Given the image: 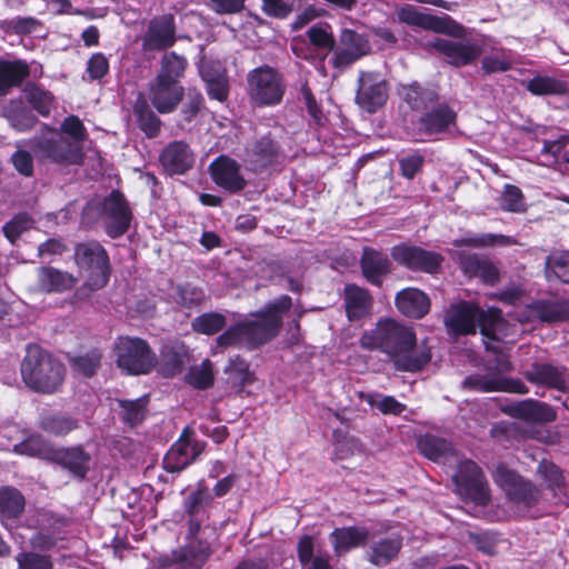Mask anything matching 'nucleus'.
<instances>
[{
    "instance_id": "c9c22d12",
    "label": "nucleus",
    "mask_w": 569,
    "mask_h": 569,
    "mask_svg": "<svg viewBox=\"0 0 569 569\" xmlns=\"http://www.w3.org/2000/svg\"><path fill=\"white\" fill-rule=\"evenodd\" d=\"M456 120V113L448 107H439L426 113L420 122L429 134L440 133L447 130Z\"/></svg>"
},
{
    "instance_id": "5701e85b",
    "label": "nucleus",
    "mask_w": 569,
    "mask_h": 569,
    "mask_svg": "<svg viewBox=\"0 0 569 569\" xmlns=\"http://www.w3.org/2000/svg\"><path fill=\"white\" fill-rule=\"evenodd\" d=\"M365 278L372 284H381L383 278L390 272L388 256L372 248H365L360 261Z\"/></svg>"
},
{
    "instance_id": "a211bd4d",
    "label": "nucleus",
    "mask_w": 569,
    "mask_h": 569,
    "mask_svg": "<svg viewBox=\"0 0 569 569\" xmlns=\"http://www.w3.org/2000/svg\"><path fill=\"white\" fill-rule=\"evenodd\" d=\"M176 42V26L171 14L153 18L142 38L144 50H161L173 46Z\"/></svg>"
},
{
    "instance_id": "f704fd0d",
    "label": "nucleus",
    "mask_w": 569,
    "mask_h": 569,
    "mask_svg": "<svg viewBox=\"0 0 569 569\" xmlns=\"http://www.w3.org/2000/svg\"><path fill=\"white\" fill-rule=\"evenodd\" d=\"M29 74L28 66L22 61H0V93L19 86Z\"/></svg>"
},
{
    "instance_id": "ea45409f",
    "label": "nucleus",
    "mask_w": 569,
    "mask_h": 569,
    "mask_svg": "<svg viewBox=\"0 0 569 569\" xmlns=\"http://www.w3.org/2000/svg\"><path fill=\"white\" fill-rule=\"evenodd\" d=\"M24 498L19 490L10 487L0 489V518H14L22 512Z\"/></svg>"
},
{
    "instance_id": "dca6fc26",
    "label": "nucleus",
    "mask_w": 569,
    "mask_h": 569,
    "mask_svg": "<svg viewBox=\"0 0 569 569\" xmlns=\"http://www.w3.org/2000/svg\"><path fill=\"white\" fill-rule=\"evenodd\" d=\"M204 449L202 442L191 440L187 430L172 445L163 459L164 469L170 472H178L189 466Z\"/></svg>"
},
{
    "instance_id": "ddd939ff",
    "label": "nucleus",
    "mask_w": 569,
    "mask_h": 569,
    "mask_svg": "<svg viewBox=\"0 0 569 569\" xmlns=\"http://www.w3.org/2000/svg\"><path fill=\"white\" fill-rule=\"evenodd\" d=\"M426 49H435L446 61L455 67L467 66L481 54V48L471 41H452L433 38L422 43Z\"/></svg>"
},
{
    "instance_id": "f03ea898",
    "label": "nucleus",
    "mask_w": 569,
    "mask_h": 569,
    "mask_svg": "<svg viewBox=\"0 0 569 569\" xmlns=\"http://www.w3.org/2000/svg\"><path fill=\"white\" fill-rule=\"evenodd\" d=\"M445 323L456 335L475 333L479 327L482 336L489 339L485 342L486 348L498 353H500L499 340L516 333L513 326H509L508 321L501 317L499 309L481 310L469 302L452 305L446 315Z\"/></svg>"
},
{
    "instance_id": "a18cd8bd",
    "label": "nucleus",
    "mask_w": 569,
    "mask_h": 569,
    "mask_svg": "<svg viewBox=\"0 0 569 569\" xmlns=\"http://www.w3.org/2000/svg\"><path fill=\"white\" fill-rule=\"evenodd\" d=\"M226 325V317L219 312H207L192 320V329L208 336L217 333Z\"/></svg>"
},
{
    "instance_id": "6e6552de",
    "label": "nucleus",
    "mask_w": 569,
    "mask_h": 569,
    "mask_svg": "<svg viewBox=\"0 0 569 569\" xmlns=\"http://www.w3.org/2000/svg\"><path fill=\"white\" fill-rule=\"evenodd\" d=\"M76 263L86 272V284L94 290L102 288L109 279V259L103 247L96 242L79 243L74 251Z\"/></svg>"
},
{
    "instance_id": "69168bd1",
    "label": "nucleus",
    "mask_w": 569,
    "mask_h": 569,
    "mask_svg": "<svg viewBox=\"0 0 569 569\" xmlns=\"http://www.w3.org/2000/svg\"><path fill=\"white\" fill-rule=\"evenodd\" d=\"M480 390L483 391H511L518 393H526L527 388L521 381H509V380H493V381H485L479 386Z\"/></svg>"
},
{
    "instance_id": "c756f323",
    "label": "nucleus",
    "mask_w": 569,
    "mask_h": 569,
    "mask_svg": "<svg viewBox=\"0 0 569 569\" xmlns=\"http://www.w3.org/2000/svg\"><path fill=\"white\" fill-rule=\"evenodd\" d=\"M402 546V538L397 535L373 540L368 550V559L376 566H386L392 561Z\"/></svg>"
},
{
    "instance_id": "5fc2aeb1",
    "label": "nucleus",
    "mask_w": 569,
    "mask_h": 569,
    "mask_svg": "<svg viewBox=\"0 0 569 569\" xmlns=\"http://www.w3.org/2000/svg\"><path fill=\"white\" fill-rule=\"evenodd\" d=\"M512 58L506 50H500L482 59V69L486 73L503 72L511 68Z\"/></svg>"
},
{
    "instance_id": "473e14b6",
    "label": "nucleus",
    "mask_w": 569,
    "mask_h": 569,
    "mask_svg": "<svg viewBox=\"0 0 569 569\" xmlns=\"http://www.w3.org/2000/svg\"><path fill=\"white\" fill-rule=\"evenodd\" d=\"M513 415L532 422H550L556 419L553 409L542 402L526 400L513 407Z\"/></svg>"
},
{
    "instance_id": "0eeeda50",
    "label": "nucleus",
    "mask_w": 569,
    "mask_h": 569,
    "mask_svg": "<svg viewBox=\"0 0 569 569\" xmlns=\"http://www.w3.org/2000/svg\"><path fill=\"white\" fill-rule=\"evenodd\" d=\"M113 351L117 366L129 375H146L156 365V355L140 338L120 337Z\"/></svg>"
},
{
    "instance_id": "09e8293b",
    "label": "nucleus",
    "mask_w": 569,
    "mask_h": 569,
    "mask_svg": "<svg viewBox=\"0 0 569 569\" xmlns=\"http://www.w3.org/2000/svg\"><path fill=\"white\" fill-rule=\"evenodd\" d=\"M212 502V496L203 482H199L197 490L192 491L184 500V509L187 513L193 518L203 508Z\"/></svg>"
},
{
    "instance_id": "f257e3e1",
    "label": "nucleus",
    "mask_w": 569,
    "mask_h": 569,
    "mask_svg": "<svg viewBox=\"0 0 569 569\" xmlns=\"http://www.w3.org/2000/svg\"><path fill=\"white\" fill-rule=\"evenodd\" d=\"M360 343L365 349L386 353L400 371H419L431 359L429 349L417 346L412 328L393 319L380 320L373 329L362 335Z\"/></svg>"
},
{
    "instance_id": "9b49d317",
    "label": "nucleus",
    "mask_w": 569,
    "mask_h": 569,
    "mask_svg": "<svg viewBox=\"0 0 569 569\" xmlns=\"http://www.w3.org/2000/svg\"><path fill=\"white\" fill-rule=\"evenodd\" d=\"M398 19L412 27H419L425 30H431L437 33L452 37L462 36V27L447 14L432 16L421 12L416 7L405 4L397 10Z\"/></svg>"
},
{
    "instance_id": "774afa93",
    "label": "nucleus",
    "mask_w": 569,
    "mask_h": 569,
    "mask_svg": "<svg viewBox=\"0 0 569 569\" xmlns=\"http://www.w3.org/2000/svg\"><path fill=\"white\" fill-rule=\"evenodd\" d=\"M18 560L19 569H52L50 560L44 556L26 553Z\"/></svg>"
},
{
    "instance_id": "423d86ee",
    "label": "nucleus",
    "mask_w": 569,
    "mask_h": 569,
    "mask_svg": "<svg viewBox=\"0 0 569 569\" xmlns=\"http://www.w3.org/2000/svg\"><path fill=\"white\" fill-rule=\"evenodd\" d=\"M248 96L256 107H273L286 92L282 76L269 66L254 68L247 76Z\"/></svg>"
},
{
    "instance_id": "6ab92c4d",
    "label": "nucleus",
    "mask_w": 569,
    "mask_h": 569,
    "mask_svg": "<svg viewBox=\"0 0 569 569\" xmlns=\"http://www.w3.org/2000/svg\"><path fill=\"white\" fill-rule=\"evenodd\" d=\"M184 90L177 81L156 77L150 84L149 99L160 113L172 112L182 100Z\"/></svg>"
},
{
    "instance_id": "9d476101",
    "label": "nucleus",
    "mask_w": 569,
    "mask_h": 569,
    "mask_svg": "<svg viewBox=\"0 0 569 569\" xmlns=\"http://www.w3.org/2000/svg\"><path fill=\"white\" fill-rule=\"evenodd\" d=\"M493 481L500 487L508 499L526 509L537 505L540 491L531 482L525 481L517 472L503 463H499L492 472Z\"/></svg>"
},
{
    "instance_id": "c85d7f7f",
    "label": "nucleus",
    "mask_w": 569,
    "mask_h": 569,
    "mask_svg": "<svg viewBox=\"0 0 569 569\" xmlns=\"http://www.w3.org/2000/svg\"><path fill=\"white\" fill-rule=\"evenodd\" d=\"M335 555L340 557L368 539L367 530L357 527L337 528L329 536Z\"/></svg>"
},
{
    "instance_id": "79ce46f5",
    "label": "nucleus",
    "mask_w": 569,
    "mask_h": 569,
    "mask_svg": "<svg viewBox=\"0 0 569 569\" xmlns=\"http://www.w3.org/2000/svg\"><path fill=\"white\" fill-rule=\"evenodd\" d=\"M528 91L537 96L561 94L566 91V84L551 77L537 76L526 84Z\"/></svg>"
},
{
    "instance_id": "3c124183",
    "label": "nucleus",
    "mask_w": 569,
    "mask_h": 569,
    "mask_svg": "<svg viewBox=\"0 0 569 569\" xmlns=\"http://www.w3.org/2000/svg\"><path fill=\"white\" fill-rule=\"evenodd\" d=\"M187 381L189 385L198 389H206L213 382V372L211 362L206 360L199 366L191 367L188 375Z\"/></svg>"
},
{
    "instance_id": "2eb2a0df",
    "label": "nucleus",
    "mask_w": 569,
    "mask_h": 569,
    "mask_svg": "<svg viewBox=\"0 0 569 569\" xmlns=\"http://www.w3.org/2000/svg\"><path fill=\"white\" fill-rule=\"evenodd\" d=\"M391 257L409 269L428 273L437 272L443 261L439 253L410 244L395 246Z\"/></svg>"
},
{
    "instance_id": "bb28decb",
    "label": "nucleus",
    "mask_w": 569,
    "mask_h": 569,
    "mask_svg": "<svg viewBox=\"0 0 569 569\" xmlns=\"http://www.w3.org/2000/svg\"><path fill=\"white\" fill-rule=\"evenodd\" d=\"M527 378L535 383L545 385L559 390L569 386V375L565 369H559L547 363H535L528 371Z\"/></svg>"
},
{
    "instance_id": "4be33fe9",
    "label": "nucleus",
    "mask_w": 569,
    "mask_h": 569,
    "mask_svg": "<svg viewBox=\"0 0 569 569\" xmlns=\"http://www.w3.org/2000/svg\"><path fill=\"white\" fill-rule=\"evenodd\" d=\"M160 162L169 174H182L192 167L194 158L186 142L173 141L162 150Z\"/></svg>"
},
{
    "instance_id": "1a4fd4ad",
    "label": "nucleus",
    "mask_w": 569,
    "mask_h": 569,
    "mask_svg": "<svg viewBox=\"0 0 569 569\" xmlns=\"http://www.w3.org/2000/svg\"><path fill=\"white\" fill-rule=\"evenodd\" d=\"M452 479L456 492L465 500H470L477 506H486L489 502L488 482L481 469L473 461H461Z\"/></svg>"
},
{
    "instance_id": "37998d69",
    "label": "nucleus",
    "mask_w": 569,
    "mask_h": 569,
    "mask_svg": "<svg viewBox=\"0 0 569 569\" xmlns=\"http://www.w3.org/2000/svg\"><path fill=\"white\" fill-rule=\"evenodd\" d=\"M186 67V59L174 52L167 53L161 60V69L157 77L179 83V79L183 76Z\"/></svg>"
},
{
    "instance_id": "cd10ccee",
    "label": "nucleus",
    "mask_w": 569,
    "mask_h": 569,
    "mask_svg": "<svg viewBox=\"0 0 569 569\" xmlns=\"http://www.w3.org/2000/svg\"><path fill=\"white\" fill-rule=\"evenodd\" d=\"M211 556L207 542L197 541L172 552V562L178 563L180 569H200Z\"/></svg>"
},
{
    "instance_id": "e433bc0d",
    "label": "nucleus",
    "mask_w": 569,
    "mask_h": 569,
    "mask_svg": "<svg viewBox=\"0 0 569 569\" xmlns=\"http://www.w3.org/2000/svg\"><path fill=\"white\" fill-rule=\"evenodd\" d=\"M418 447L425 457L433 461L447 463L453 456L451 445L445 439L433 436L421 438L418 442Z\"/></svg>"
},
{
    "instance_id": "72a5a7b5",
    "label": "nucleus",
    "mask_w": 569,
    "mask_h": 569,
    "mask_svg": "<svg viewBox=\"0 0 569 569\" xmlns=\"http://www.w3.org/2000/svg\"><path fill=\"white\" fill-rule=\"evenodd\" d=\"M148 398L141 397L134 400H116L113 409L119 413L121 420L134 427L143 421L147 413Z\"/></svg>"
},
{
    "instance_id": "680f3d73",
    "label": "nucleus",
    "mask_w": 569,
    "mask_h": 569,
    "mask_svg": "<svg viewBox=\"0 0 569 569\" xmlns=\"http://www.w3.org/2000/svg\"><path fill=\"white\" fill-rule=\"evenodd\" d=\"M6 117L18 131H27L37 122V118L24 109H9L6 111Z\"/></svg>"
},
{
    "instance_id": "603ef678",
    "label": "nucleus",
    "mask_w": 569,
    "mask_h": 569,
    "mask_svg": "<svg viewBox=\"0 0 569 569\" xmlns=\"http://www.w3.org/2000/svg\"><path fill=\"white\" fill-rule=\"evenodd\" d=\"M227 373L231 383L239 388H243L253 381V375L250 372L248 363L239 358L230 361Z\"/></svg>"
},
{
    "instance_id": "c03bdc74",
    "label": "nucleus",
    "mask_w": 569,
    "mask_h": 569,
    "mask_svg": "<svg viewBox=\"0 0 569 569\" xmlns=\"http://www.w3.org/2000/svg\"><path fill=\"white\" fill-rule=\"evenodd\" d=\"M277 144L268 137L261 138L250 149V161L257 167H266L277 154Z\"/></svg>"
},
{
    "instance_id": "393cba45",
    "label": "nucleus",
    "mask_w": 569,
    "mask_h": 569,
    "mask_svg": "<svg viewBox=\"0 0 569 569\" xmlns=\"http://www.w3.org/2000/svg\"><path fill=\"white\" fill-rule=\"evenodd\" d=\"M38 289L42 292H63L77 283V278L53 267H40L37 271Z\"/></svg>"
},
{
    "instance_id": "6e6d98bb",
    "label": "nucleus",
    "mask_w": 569,
    "mask_h": 569,
    "mask_svg": "<svg viewBox=\"0 0 569 569\" xmlns=\"http://www.w3.org/2000/svg\"><path fill=\"white\" fill-rule=\"evenodd\" d=\"M27 99L41 116H49L53 102L51 93L39 87H33L28 91Z\"/></svg>"
},
{
    "instance_id": "13d9d810",
    "label": "nucleus",
    "mask_w": 569,
    "mask_h": 569,
    "mask_svg": "<svg viewBox=\"0 0 569 569\" xmlns=\"http://www.w3.org/2000/svg\"><path fill=\"white\" fill-rule=\"evenodd\" d=\"M500 206L503 210L520 212L525 210V202L521 190L511 184H507L500 199Z\"/></svg>"
},
{
    "instance_id": "b1692460",
    "label": "nucleus",
    "mask_w": 569,
    "mask_h": 569,
    "mask_svg": "<svg viewBox=\"0 0 569 569\" xmlns=\"http://www.w3.org/2000/svg\"><path fill=\"white\" fill-rule=\"evenodd\" d=\"M396 306L398 310L410 318H422L430 309L428 296L419 289L406 288L397 293Z\"/></svg>"
},
{
    "instance_id": "58836bf2",
    "label": "nucleus",
    "mask_w": 569,
    "mask_h": 569,
    "mask_svg": "<svg viewBox=\"0 0 569 569\" xmlns=\"http://www.w3.org/2000/svg\"><path fill=\"white\" fill-rule=\"evenodd\" d=\"M53 446L39 435L29 436L20 443L14 445L13 451L18 455L29 457H39L41 459L51 460Z\"/></svg>"
},
{
    "instance_id": "7c9ffc66",
    "label": "nucleus",
    "mask_w": 569,
    "mask_h": 569,
    "mask_svg": "<svg viewBox=\"0 0 569 569\" xmlns=\"http://www.w3.org/2000/svg\"><path fill=\"white\" fill-rule=\"evenodd\" d=\"M200 73L207 83L208 94L219 101H223L228 96V80L220 63L203 62L200 67Z\"/></svg>"
},
{
    "instance_id": "20e7f679",
    "label": "nucleus",
    "mask_w": 569,
    "mask_h": 569,
    "mask_svg": "<svg viewBox=\"0 0 569 569\" xmlns=\"http://www.w3.org/2000/svg\"><path fill=\"white\" fill-rule=\"evenodd\" d=\"M23 382L32 390L51 393L64 378L63 365L38 346H29L21 363Z\"/></svg>"
},
{
    "instance_id": "e2e57ef3",
    "label": "nucleus",
    "mask_w": 569,
    "mask_h": 569,
    "mask_svg": "<svg viewBox=\"0 0 569 569\" xmlns=\"http://www.w3.org/2000/svg\"><path fill=\"white\" fill-rule=\"evenodd\" d=\"M329 26H313L308 30L310 42L320 49L331 50L335 47V38L328 30Z\"/></svg>"
},
{
    "instance_id": "8fccbe9b",
    "label": "nucleus",
    "mask_w": 569,
    "mask_h": 569,
    "mask_svg": "<svg viewBox=\"0 0 569 569\" xmlns=\"http://www.w3.org/2000/svg\"><path fill=\"white\" fill-rule=\"evenodd\" d=\"M57 130L69 141L76 142V147H82L87 138V130L77 116L67 117Z\"/></svg>"
},
{
    "instance_id": "f8f14e48",
    "label": "nucleus",
    "mask_w": 569,
    "mask_h": 569,
    "mask_svg": "<svg viewBox=\"0 0 569 569\" xmlns=\"http://www.w3.org/2000/svg\"><path fill=\"white\" fill-rule=\"evenodd\" d=\"M388 91V83L380 73L361 72L356 101L361 109L372 113L386 103Z\"/></svg>"
},
{
    "instance_id": "aec40b11",
    "label": "nucleus",
    "mask_w": 569,
    "mask_h": 569,
    "mask_svg": "<svg viewBox=\"0 0 569 569\" xmlns=\"http://www.w3.org/2000/svg\"><path fill=\"white\" fill-rule=\"evenodd\" d=\"M370 51L368 40L349 29H343L340 36V44L335 51L333 64L345 68L366 56Z\"/></svg>"
},
{
    "instance_id": "2f4dec72",
    "label": "nucleus",
    "mask_w": 569,
    "mask_h": 569,
    "mask_svg": "<svg viewBox=\"0 0 569 569\" xmlns=\"http://www.w3.org/2000/svg\"><path fill=\"white\" fill-rule=\"evenodd\" d=\"M346 311L350 320L359 319L367 315L371 299L368 292L355 284H348L345 289Z\"/></svg>"
},
{
    "instance_id": "39448f33",
    "label": "nucleus",
    "mask_w": 569,
    "mask_h": 569,
    "mask_svg": "<svg viewBox=\"0 0 569 569\" xmlns=\"http://www.w3.org/2000/svg\"><path fill=\"white\" fill-rule=\"evenodd\" d=\"M57 129L46 128L39 137L29 140L28 146L41 160L61 166L79 164L83 159L82 147H76Z\"/></svg>"
},
{
    "instance_id": "bf43d9fd",
    "label": "nucleus",
    "mask_w": 569,
    "mask_h": 569,
    "mask_svg": "<svg viewBox=\"0 0 569 569\" xmlns=\"http://www.w3.org/2000/svg\"><path fill=\"white\" fill-rule=\"evenodd\" d=\"M138 121L140 129L149 137L153 138L158 136L161 120L156 116L149 108L137 109Z\"/></svg>"
},
{
    "instance_id": "7ed1b4c3",
    "label": "nucleus",
    "mask_w": 569,
    "mask_h": 569,
    "mask_svg": "<svg viewBox=\"0 0 569 569\" xmlns=\"http://www.w3.org/2000/svg\"><path fill=\"white\" fill-rule=\"evenodd\" d=\"M290 307L291 298L282 296L266 306L263 310L250 315L248 319L227 329L218 337L217 343L221 347L243 345L249 348L263 345L278 333L282 317Z\"/></svg>"
},
{
    "instance_id": "4c0bfd02",
    "label": "nucleus",
    "mask_w": 569,
    "mask_h": 569,
    "mask_svg": "<svg viewBox=\"0 0 569 569\" xmlns=\"http://www.w3.org/2000/svg\"><path fill=\"white\" fill-rule=\"evenodd\" d=\"M313 541L310 536H303L298 542V558L302 569H332L329 557L313 553Z\"/></svg>"
},
{
    "instance_id": "49530a36",
    "label": "nucleus",
    "mask_w": 569,
    "mask_h": 569,
    "mask_svg": "<svg viewBox=\"0 0 569 569\" xmlns=\"http://www.w3.org/2000/svg\"><path fill=\"white\" fill-rule=\"evenodd\" d=\"M361 398L368 402L371 407L377 408L383 415L398 416L402 413L406 406L391 396H383L380 393H367L362 395Z\"/></svg>"
},
{
    "instance_id": "4468645a",
    "label": "nucleus",
    "mask_w": 569,
    "mask_h": 569,
    "mask_svg": "<svg viewBox=\"0 0 569 569\" xmlns=\"http://www.w3.org/2000/svg\"><path fill=\"white\" fill-rule=\"evenodd\" d=\"M102 220L106 231L111 238H118L128 230L131 221V210L120 192L112 191L104 199L102 203Z\"/></svg>"
},
{
    "instance_id": "de8ad7c7",
    "label": "nucleus",
    "mask_w": 569,
    "mask_h": 569,
    "mask_svg": "<svg viewBox=\"0 0 569 569\" xmlns=\"http://www.w3.org/2000/svg\"><path fill=\"white\" fill-rule=\"evenodd\" d=\"M78 426L76 419L57 415L43 417L40 423L42 430L56 436H64L77 429Z\"/></svg>"
},
{
    "instance_id": "0e129e2a",
    "label": "nucleus",
    "mask_w": 569,
    "mask_h": 569,
    "mask_svg": "<svg viewBox=\"0 0 569 569\" xmlns=\"http://www.w3.org/2000/svg\"><path fill=\"white\" fill-rule=\"evenodd\" d=\"M108 59L101 52L92 54L87 62V72L91 80H99L103 78L108 73Z\"/></svg>"
},
{
    "instance_id": "864d4df0",
    "label": "nucleus",
    "mask_w": 569,
    "mask_h": 569,
    "mask_svg": "<svg viewBox=\"0 0 569 569\" xmlns=\"http://www.w3.org/2000/svg\"><path fill=\"white\" fill-rule=\"evenodd\" d=\"M100 361L101 353L99 350L94 349L83 356L72 358L71 367L76 372L90 377L100 366Z\"/></svg>"
},
{
    "instance_id": "052dcab7",
    "label": "nucleus",
    "mask_w": 569,
    "mask_h": 569,
    "mask_svg": "<svg viewBox=\"0 0 569 569\" xmlns=\"http://www.w3.org/2000/svg\"><path fill=\"white\" fill-rule=\"evenodd\" d=\"M547 274L569 283V253L550 257L547 261Z\"/></svg>"
},
{
    "instance_id": "4d7b16f0",
    "label": "nucleus",
    "mask_w": 569,
    "mask_h": 569,
    "mask_svg": "<svg viewBox=\"0 0 569 569\" xmlns=\"http://www.w3.org/2000/svg\"><path fill=\"white\" fill-rule=\"evenodd\" d=\"M33 221L27 213H20L3 226V233L10 242H14L22 232L32 227Z\"/></svg>"
},
{
    "instance_id": "338daca9",
    "label": "nucleus",
    "mask_w": 569,
    "mask_h": 569,
    "mask_svg": "<svg viewBox=\"0 0 569 569\" xmlns=\"http://www.w3.org/2000/svg\"><path fill=\"white\" fill-rule=\"evenodd\" d=\"M538 473L549 487H559L562 482L560 469L548 460H542L538 466Z\"/></svg>"
},
{
    "instance_id": "a878e982",
    "label": "nucleus",
    "mask_w": 569,
    "mask_h": 569,
    "mask_svg": "<svg viewBox=\"0 0 569 569\" xmlns=\"http://www.w3.org/2000/svg\"><path fill=\"white\" fill-rule=\"evenodd\" d=\"M50 461L61 465L76 477L83 478L89 469L90 456L81 447L53 448Z\"/></svg>"
},
{
    "instance_id": "a19ab883",
    "label": "nucleus",
    "mask_w": 569,
    "mask_h": 569,
    "mask_svg": "<svg viewBox=\"0 0 569 569\" xmlns=\"http://www.w3.org/2000/svg\"><path fill=\"white\" fill-rule=\"evenodd\" d=\"M401 96L412 109L417 110L427 108L429 103L436 100L435 91L423 89L417 83L403 86Z\"/></svg>"
},
{
    "instance_id": "f3484780",
    "label": "nucleus",
    "mask_w": 569,
    "mask_h": 569,
    "mask_svg": "<svg viewBox=\"0 0 569 569\" xmlns=\"http://www.w3.org/2000/svg\"><path fill=\"white\" fill-rule=\"evenodd\" d=\"M209 169L212 180L229 192H239L247 186V181L240 172V166L227 156L217 158Z\"/></svg>"
},
{
    "instance_id": "412c9836",
    "label": "nucleus",
    "mask_w": 569,
    "mask_h": 569,
    "mask_svg": "<svg viewBox=\"0 0 569 569\" xmlns=\"http://www.w3.org/2000/svg\"><path fill=\"white\" fill-rule=\"evenodd\" d=\"M535 319L553 322L569 319V301H538L517 315V321L530 322Z\"/></svg>"
}]
</instances>
